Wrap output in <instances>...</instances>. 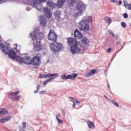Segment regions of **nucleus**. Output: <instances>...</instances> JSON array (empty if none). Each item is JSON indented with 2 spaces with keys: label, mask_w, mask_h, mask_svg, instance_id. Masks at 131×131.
Segmentation results:
<instances>
[{
  "label": "nucleus",
  "mask_w": 131,
  "mask_h": 131,
  "mask_svg": "<svg viewBox=\"0 0 131 131\" xmlns=\"http://www.w3.org/2000/svg\"><path fill=\"white\" fill-rule=\"evenodd\" d=\"M68 45L71 47L70 51L72 55L80 53V49L78 47V42L75 38H68Z\"/></svg>",
  "instance_id": "obj_2"
},
{
  "label": "nucleus",
  "mask_w": 131,
  "mask_h": 131,
  "mask_svg": "<svg viewBox=\"0 0 131 131\" xmlns=\"http://www.w3.org/2000/svg\"><path fill=\"white\" fill-rule=\"evenodd\" d=\"M69 99H70L71 102H72L73 103H75V100L76 99H75L73 97H69Z\"/></svg>",
  "instance_id": "obj_34"
},
{
  "label": "nucleus",
  "mask_w": 131,
  "mask_h": 131,
  "mask_svg": "<svg viewBox=\"0 0 131 131\" xmlns=\"http://www.w3.org/2000/svg\"><path fill=\"white\" fill-rule=\"evenodd\" d=\"M81 44L80 45V47L82 48H83V46L82 45H84V46H88V43L90 42V41L88 39L87 37H83L81 41Z\"/></svg>",
  "instance_id": "obj_16"
},
{
  "label": "nucleus",
  "mask_w": 131,
  "mask_h": 131,
  "mask_svg": "<svg viewBox=\"0 0 131 131\" xmlns=\"http://www.w3.org/2000/svg\"><path fill=\"white\" fill-rule=\"evenodd\" d=\"M0 2H1L0 3V5H1V4H3V3H5V1H4V0H0Z\"/></svg>",
  "instance_id": "obj_55"
},
{
  "label": "nucleus",
  "mask_w": 131,
  "mask_h": 131,
  "mask_svg": "<svg viewBox=\"0 0 131 131\" xmlns=\"http://www.w3.org/2000/svg\"><path fill=\"white\" fill-rule=\"evenodd\" d=\"M107 87H108V89L110 90V85L108 84V85H107Z\"/></svg>",
  "instance_id": "obj_63"
},
{
  "label": "nucleus",
  "mask_w": 131,
  "mask_h": 131,
  "mask_svg": "<svg viewBox=\"0 0 131 131\" xmlns=\"http://www.w3.org/2000/svg\"><path fill=\"white\" fill-rule=\"evenodd\" d=\"M9 97L12 101H19V100H20V97L14 94V92L9 93Z\"/></svg>",
  "instance_id": "obj_12"
},
{
  "label": "nucleus",
  "mask_w": 131,
  "mask_h": 131,
  "mask_svg": "<svg viewBox=\"0 0 131 131\" xmlns=\"http://www.w3.org/2000/svg\"><path fill=\"white\" fill-rule=\"evenodd\" d=\"M15 46H16V48H15V49H17V47H18V45L17 44H15Z\"/></svg>",
  "instance_id": "obj_62"
},
{
  "label": "nucleus",
  "mask_w": 131,
  "mask_h": 131,
  "mask_svg": "<svg viewBox=\"0 0 131 131\" xmlns=\"http://www.w3.org/2000/svg\"><path fill=\"white\" fill-rule=\"evenodd\" d=\"M116 39H118V35H117L116 36Z\"/></svg>",
  "instance_id": "obj_60"
},
{
  "label": "nucleus",
  "mask_w": 131,
  "mask_h": 131,
  "mask_svg": "<svg viewBox=\"0 0 131 131\" xmlns=\"http://www.w3.org/2000/svg\"><path fill=\"white\" fill-rule=\"evenodd\" d=\"M104 97L105 98V99H107V100H109V99L107 98V96H106V95H104Z\"/></svg>",
  "instance_id": "obj_59"
},
{
  "label": "nucleus",
  "mask_w": 131,
  "mask_h": 131,
  "mask_svg": "<svg viewBox=\"0 0 131 131\" xmlns=\"http://www.w3.org/2000/svg\"><path fill=\"white\" fill-rule=\"evenodd\" d=\"M74 34V37H75L76 39H80V38H82V34H81L77 29H75Z\"/></svg>",
  "instance_id": "obj_13"
},
{
  "label": "nucleus",
  "mask_w": 131,
  "mask_h": 131,
  "mask_svg": "<svg viewBox=\"0 0 131 131\" xmlns=\"http://www.w3.org/2000/svg\"><path fill=\"white\" fill-rule=\"evenodd\" d=\"M30 36L34 45H36L34 47V50L37 51V52L41 51L42 46L40 45V42H41V39H42V33H40L39 31L36 30L33 32L30 33Z\"/></svg>",
  "instance_id": "obj_1"
},
{
  "label": "nucleus",
  "mask_w": 131,
  "mask_h": 131,
  "mask_svg": "<svg viewBox=\"0 0 131 131\" xmlns=\"http://www.w3.org/2000/svg\"><path fill=\"white\" fill-rule=\"evenodd\" d=\"M111 51H112V49H111V48H110L107 49V53H110V52H111Z\"/></svg>",
  "instance_id": "obj_44"
},
{
  "label": "nucleus",
  "mask_w": 131,
  "mask_h": 131,
  "mask_svg": "<svg viewBox=\"0 0 131 131\" xmlns=\"http://www.w3.org/2000/svg\"><path fill=\"white\" fill-rule=\"evenodd\" d=\"M78 27L81 31H84L86 32L89 29L90 27L89 26V21L85 19L81 20L78 23Z\"/></svg>",
  "instance_id": "obj_4"
},
{
  "label": "nucleus",
  "mask_w": 131,
  "mask_h": 131,
  "mask_svg": "<svg viewBox=\"0 0 131 131\" xmlns=\"http://www.w3.org/2000/svg\"><path fill=\"white\" fill-rule=\"evenodd\" d=\"M9 58L13 59H16V56H17L16 52L13 50V49L10 50L8 54Z\"/></svg>",
  "instance_id": "obj_15"
},
{
  "label": "nucleus",
  "mask_w": 131,
  "mask_h": 131,
  "mask_svg": "<svg viewBox=\"0 0 131 131\" xmlns=\"http://www.w3.org/2000/svg\"><path fill=\"white\" fill-rule=\"evenodd\" d=\"M85 9H86V6L83 2H79L78 3H77L75 5V9L76 11H77V12L73 15V17L74 18H78V17L82 16L83 13L85 11Z\"/></svg>",
  "instance_id": "obj_3"
},
{
  "label": "nucleus",
  "mask_w": 131,
  "mask_h": 131,
  "mask_svg": "<svg viewBox=\"0 0 131 131\" xmlns=\"http://www.w3.org/2000/svg\"><path fill=\"white\" fill-rule=\"evenodd\" d=\"M112 104L113 105H115V106H116V107H119V105L118 104V103H117L116 101H113L112 102Z\"/></svg>",
  "instance_id": "obj_33"
},
{
  "label": "nucleus",
  "mask_w": 131,
  "mask_h": 131,
  "mask_svg": "<svg viewBox=\"0 0 131 131\" xmlns=\"http://www.w3.org/2000/svg\"><path fill=\"white\" fill-rule=\"evenodd\" d=\"M54 79H55V78H51V77H50L48 80V81L50 82V81H52V80H54Z\"/></svg>",
  "instance_id": "obj_43"
},
{
  "label": "nucleus",
  "mask_w": 131,
  "mask_h": 131,
  "mask_svg": "<svg viewBox=\"0 0 131 131\" xmlns=\"http://www.w3.org/2000/svg\"><path fill=\"white\" fill-rule=\"evenodd\" d=\"M42 78H46V74L42 75Z\"/></svg>",
  "instance_id": "obj_54"
},
{
  "label": "nucleus",
  "mask_w": 131,
  "mask_h": 131,
  "mask_svg": "<svg viewBox=\"0 0 131 131\" xmlns=\"http://www.w3.org/2000/svg\"><path fill=\"white\" fill-rule=\"evenodd\" d=\"M20 52V51L19 50H16V53H19Z\"/></svg>",
  "instance_id": "obj_64"
},
{
  "label": "nucleus",
  "mask_w": 131,
  "mask_h": 131,
  "mask_svg": "<svg viewBox=\"0 0 131 131\" xmlns=\"http://www.w3.org/2000/svg\"><path fill=\"white\" fill-rule=\"evenodd\" d=\"M59 76V74H46V78H51V77H57Z\"/></svg>",
  "instance_id": "obj_21"
},
{
  "label": "nucleus",
  "mask_w": 131,
  "mask_h": 131,
  "mask_svg": "<svg viewBox=\"0 0 131 131\" xmlns=\"http://www.w3.org/2000/svg\"><path fill=\"white\" fill-rule=\"evenodd\" d=\"M40 24L42 25V27H45L47 24V20L42 15L40 16Z\"/></svg>",
  "instance_id": "obj_17"
},
{
  "label": "nucleus",
  "mask_w": 131,
  "mask_h": 131,
  "mask_svg": "<svg viewBox=\"0 0 131 131\" xmlns=\"http://www.w3.org/2000/svg\"><path fill=\"white\" fill-rule=\"evenodd\" d=\"M26 11H31V8L30 7H27L26 8Z\"/></svg>",
  "instance_id": "obj_49"
},
{
  "label": "nucleus",
  "mask_w": 131,
  "mask_h": 131,
  "mask_svg": "<svg viewBox=\"0 0 131 131\" xmlns=\"http://www.w3.org/2000/svg\"><path fill=\"white\" fill-rule=\"evenodd\" d=\"M43 12H45V16L46 18L49 19L52 17V11L51 9L48 7L45 8L43 9Z\"/></svg>",
  "instance_id": "obj_9"
},
{
  "label": "nucleus",
  "mask_w": 131,
  "mask_h": 131,
  "mask_svg": "<svg viewBox=\"0 0 131 131\" xmlns=\"http://www.w3.org/2000/svg\"><path fill=\"white\" fill-rule=\"evenodd\" d=\"M33 8H35L36 10L39 11V12H42L45 8L41 5V4L38 3H36L35 5H34Z\"/></svg>",
  "instance_id": "obj_14"
},
{
  "label": "nucleus",
  "mask_w": 131,
  "mask_h": 131,
  "mask_svg": "<svg viewBox=\"0 0 131 131\" xmlns=\"http://www.w3.org/2000/svg\"><path fill=\"white\" fill-rule=\"evenodd\" d=\"M19 131H25V130L22 128L19 129Z\"/></svg>",
  "instance_id": "obj_57"
},
{
  "label": "nucleus",
  "mask_w": 131,
  "mask_h": 131,
  "mask_svg": "<svg viewBox=\"0 0 131 131\" xmlns=\"http://www.w3.org/2000/svg\"><path fill=\"white\" fill-rule=\"evenodd\" d=\"M74 107H75V103H73V108H74Z\"/></svg>",
  "instance_id": "obj_58"
},
{
  "label": "nucleus",
  "mask_w": 131,
  "mask_h": 131,
  "mask_svg": "<svg viewBox=\"0 0 131 131\" xmlns=\"http://www.w3.org/2000/svg\"><path fill=\"white\" fill-rule=\"evenodd\" d=\"M59 117H60V114L56 115V118L57 120L59 119Z\"/></svg>",
  "instance_id": "obj_48"
},
{
  "label": "nucleus",
  "mask_w": 131,
  "mask_h": 131,
  "mask_svg": "<svg viewBox=\"0 0 131 131\" xmlns=\"http://www.w3.org/2000/svg\"><path fill=\"white\" fill-rule=\"evenodd\" d=\"M123 3L124 4V6L125 7V8H127V1L126 0H124L123 1Z\"/></svg>",
  "instance_id": "obj_37"
},
{
  "label": "nucleus",
  "mask_w": 131,
  "mask_h": 131,
  "mask_svg": "<svg viewBox=\"0 0 131 131\" xmlns=\"http://www.w3.org/2000/svg\"><path fill=\"white\" fill-rule=\"evenodd\" d=\"M127 7H128V9L131 10V4H127Z\"/></svg>",
  "instance_id": "obj_41"
},
{
  "label": "nucleus",
  "mask_w": 131,
  "mask_h": 131,
  "mask_svg": "<svg viewBox=\"0 0 131 131\" xmlns=\"http://www.w3.org/2000/svg\"><path fill=\"white\" fill-rule=\"evenodd\" d=\"M57 120L58 123L61 124V123H62V122H63V121H62V120H61V119H58Z\"/></svg>",
  "instance_id": "obj_40"
},
{
  "label": "nucleus",
  "mask_w": 131,
  "mask_h": 131,
  "mask_svg": "<svg viewBox=\"0 0 131 131\" xmlns=\"http://www.w3.org/2000/svg\"><path fill=\"white\" fill-rule=\"evenodd\" d=\"M87 124L89 127V128H94L95 127V125L93 122H87Z\"/></svg>",
  "instance_id": "obj_27"
},
{
  "label": "nucleus",
  "mask_w": 131,
  "mask_h": 131,
  "mask_svg": "<svg viewBox=\"0 0 131 131\" xmlns=\"http://www.w3.org/2000/svg\"><path fill=\"white\" fill-rule=\"evenodd\" d=\"M49 81L48 79L44 81L43 82V85H47L48 84V83H49Z\"/></svg>",
  "instance_id": "obj_35"
},
{
  "label": "nucleus",
  "mask_w": 131,
  "mask_h": 131,
  "mask_svg": "<svg viewBox=\"0 0 131 131\" xmlns=\"http://www.w3.org/2000/svg\"><path fill=\"white\" fill-rule=\"evenodd\" d=\"M62 112L63 115V116H65V115H66V112H65V111H63V110H62Z\"/></svg>",
  "instance_id": "obj_51"
},
{
  "label": "nucleus",
  "mask_w": 131,
  "mask_h": 131,
  "mask_svg": "<svg viewBox=\"0 0 131 131\" xmlns=\"http://www.w3.org/2000/svg\"><path fill=\"white\" fill-rule=\"evenodd\" d=\"M77 3H78L77 2V0H71L70 2V5L72 7H73L74 6V5H76V4H77Z\"/></svg>",
  "instance_id": "obj_28"
},
{
  "label": "nucleus",
  "mask_w": 131,
  "mask_h": 131,
  "mask_svg": "<svg viewBox=\"0 0 131 131\" xmlns=\"http://www.w3.org/2000/svg\"><path fill=\"white\" fill-rule=\"evenodd\" d=\"M40 86V85L38 84L36 87L37 91H39V87Z\"/></svg>",
  "instance_id": "obj_45"
},
{
  "label": "nucleus",
  "mask_w": 131,
  "mask_h": 131,
  "mask_svg": "<svg viewBox=\"0 0 131 131\" xmlns=\"http://www.w3.org/2000/svg\"><path fill=\"white\" fill-rule=\"evenodd\" d=\"M0 47L2 49V51L5 55L9 54V46H5V45L2 43V40H0Z\"/></svg>",
  "instance_id": "obj_11"
},
{
  "label": "nucleus",
  "mask_w": 131,
  "mask_h": 131,
  "mask_svg": "<svg viewBox=\"0 0 131 131\" xmlns=\"http://www.w3.org/2000/svg\"><path fill=\"white\" fill-rule=\"evenodd\" d=\"M111 3H117V0H111Z\"/></svg>",
  "instance_id": "obj_50"
},
{
  "label": "nucleus",
  "mask_w": 131,
  "mask_h": 131,
  "mask_svg": "<svg viewBox=\"0 0 131 131\" xmlns=\"http://www.w3.org/2000/svg\"><path fill=\"white\" fill-rule=\"evenodd\" d=\"M58 37V35L56 33V32L53 30H50L49 33L48 35V38L49 40H52L54 41V42H56L57 41V38Z\"/></svg>",
  "instance_id": "obj_6"
},
{
  "label": "nucleus",
  "mask_w": 131,
  "mask_h": 131,
  "mask_svg": "<svg viewBox=\"0 0 131 131\" xmlns=\"http://www.w3.org/2000/svg\"><path fill=\"white\" fill-rule=\"evenodd\" d=\"M121 4H122V1H119V5L120 6V5H121Z\"/></svg>",
  "instance_id": "obj_52"
},
{
  "label": "nucleus",
  "mask_w": 131,
  "mask_h": 131,
  "mask_svg": "<svg viewBox=\"0 0 131 131\" xmlns=\"http://www.w3.org/2000/svg\"><path fill=\"white\" fill-rule=\"evenodd\" d=\"M16 61H17V62H18V63H19V64H20V65L22 64L23 61V57H21L19 56H16V58H15Z\"/></svg>",
  "instance_id": "obj_24"
},
{
  "label": "nucleus",
  "mask_w": 131,
  "mask_h": 131,
  "mask_svg": "<svg viewBox=\"0 0 131 131\" xmlns=\"http://www.w3.org/2000/svg\"><path fill=\"white\" fill-rule=\"evenodd\" d=\"M116 45H119V41H116Z\"/></svg>",
  "instance_id": "obj_61"
},
{
  "label": "nucleus",
  "mask_w": 131,
  "mask_h": 131,
  "mask_svg": "<svg viewBox=\"0 0 131 131\" xmlns=\"http://www.w3.org/2000/svg\"><path fill=\"white\" fill-rule=\"evenodd\" d=\"M45 93H46V91H40L39 92V95H43V94H45Z\"/></svg>",
  "instance_id": "obj_39"
},
{
  "label": "nucleus",
  "mask_w": 131,
  "mask_h": 131,
  "mask_svg": "<svg viewBox=\"0 0 131 131\" xmlns=\"http://www.w3.org/2000/svg\"><path fill=\"white\" fill-rule=\"evenodd\" d=\"M96 72L97 71L96 70L92 69L85 74V77H90L91 76H93V75H94L95 73H96Z\"/></svg>",
  "instance_id": "obj_18"
},
{
  "label": "nucleus",
  "mask_w": 131,
  "mask_h": 131,
  "mask_svg": "<svg viewBox=\"0 0 131 131\" xmlns=\"http://www.w3.org/2000/svg\"><path fill=\"white\" fill-rule=\"evenodd\" d=\"M39 78H42V75L40 74L38 76Z\"/></svg>",
  "instance_id": "obj_53"
},
{
  "label": "nucleus",
  "mask_w": 131,
  "mask_h": 131,
  "mask_svg": "<svg viewBox=\"0 0 131 131\" xmlns=\"http://www.w3.org/2000/svg\"><path fill=\"white\" fill-rule=\"evenodd\" d=\"M22 124H23V128H25V127H26V122H23L22 123Z\"/></svg>",
  "instance_id": "obj_38"
},
{
  "label": "nucleus",
  "mask_w": 131,
  "mask_h": 131,
  "mask_svg": "<svg viewBox=\"0 0 131 131\" xmlns=\"http://www.w3.org/2000/svg\"><path fill=\"white\" fill-rule=\"evenodd\" d=\"M88 24H89V23H92V22H93V18H92V16L88 17Z\"/></svg>",
  "instance_id": "obj_31"
},
{
  "label": "nucleus",
  "mask_w": 131,
  "mask_h": 131,
  "mask_svg": "<svg viewBox=\"0 0 131 131\" xmlns=\"http://www.w3.org/2000/svg\"><path fill=\"white\" fill-rule=\"evenodd\" d=\"M14 95H16L17 96V95H18V94H19V93H20V91H16L15 92H13Z\"/></svg>",
  "instance_id": "obj_42"
},
{
  "label": "nucleus",
  "mask_w": 131,
  "mask_h": 131,
  "mask_svg": "<svg viewBox=\"0 0 131 131\" xmlns=\"http://www.w3.org/2000/svg\"><path fill=\"white\" fill-rule=\"evenodd\" d=\"M54 16L55 17L56 19H60V17H61V11L57 10H56L54 13Z\"/></svg>",
  "instance_id": "obj_19"
},
{
  "label": "nucleus",
  "mask_w": 131,
  "mask_h": 131,
  "mask_svg": "<svg viewBox=\"0 0 131 131\" xmlns=\"http://www.w3.org/2000/svg\"><path fill=\"white\" fill-rule=\"evenodd\" d=\"M8 110L5 109V108H3L1 109V110L0 111V114H1L2 115H5L6 114H8Z\"/></svg>",
  "instance_id": "obj_25"
},
{
  "label": "nucleus",
  "mask_w": 131,
  "mask_h": 131,
  "mask_svg": "<svg viewBox=\"0 0 131 131\" xmlns=\"http://www.w3.org/2000/svg\"><path fill=\"white\" fill-rule=\"evenodd\" d=\"M121 25L123 28H125V27H126V24L123 21L121 23Z\"/></svg>",
  "instance_id": "obj_32"
},
{
  "label": "nucleus",
  "mask_w": 131,
  "mask_h": 131,
  "mask_svg": "<svg viewBox=\"0 0 131 131\" xmlns=\"http://www.w3.org/2000/svg\"><path fill=\"white\" fill-rule=\"evenodd\" d=\"M66 0H58V6L61 8Z\"/></svg>",
  "instance_id": "obj_26"
},
{
  "label": "nucleus",
  "mask_w": 131,
  "mask_h": 131,
  "mask_svg": "<svg viewBox=\"0 0 131 131\" xmlns=\"http://www.w3.org/2000/svg\"><path fill=\"white\" fill-rule=\"evenodd\" d=\"M32 58L29 56H24L23 57V62L27 65H31L32 64L31 61Z\"/></svg>",
  "instance_id": "obj_10"
},
{
  "label": "nucleus",
  "mask_w": 131,
  "mask_h": 131,
  "mask_svg": "<svg viewBox=\"0 0 131 131\" xmlns=\"http://www.w3.org/2000/svg\"><path fill=\"white\" fill-rule=\"evenodd\" d=\"M108 32L111 35H112L113 37H115V34L113 33V31L111 30H108Z\"/></svg>",
  "instance_id": "obj_29"
},
{
  "label": "nucleus",
  "mask_w": 131,
  "mask_h": 131,
  "mask_svg": "<svg viewBox=\"0 0 131 131\" xmlns=\"http://www.w3.org/2000/svg\"><path fill=\"white\" fill-rule=\"evenodd\" d=\"M105 22H106V23H111V19H110V17H107L105 18Z\"/></svg>",
  "instance_id": "obj_30"
},
{
  "label": "nucleus",
  "mask_w": 131,
  "mask_h": 131,
  "mask_svg": "<svg viewBox=\"0 0 131 131\" xmlns=\"http://www.w3.org/2000/svg\"><path fill=\"white\" fill-rule=\"evenodd\" d=\"M50 50L53 53H58V52L61 51L62 50V48H63V45L62 43H59L58 42H55V43L52 42L50 45Z\"/></svg>",
  "instance_id": "obj_5"
},
{
  "label": "nucleus",
  "mask_w": 131,
  "mask_h": 131,
  "mask_svg": "<svg viewBox=\"0 0 131 131\" xmlns=\"http://www.w3.org/2000/svg\"><path fill=\"white\" fill-rule=\"evenodd\" d=\"M39 3H45V2L47 1V0H38Z\"/></svg>",
  "instance_id": "obj_46"
},
{
  "label": "nucleus",
  "mask_w": 131,
  "mask_h": 131,
  "mask_svg": "<svg viewBox=\"0 0 131 131\" xmlns=\"http://www.w3.org/2000/svg\"><path fill=\"white\" fill-rule=\"evenodd\" d=\"M77 76H78V75L75 73H73L71 75L69 74L67 76H66V74H64L62 76H60L61 78L63 80L72 79V80L75 79Z\"/></svg>",
  "instance_id": "obj_7"
},
{
  "label": "nucleus",
  "mask_w": 131,
  "mask_h": 131,
  "mask_svg": "<svg viewBox=\"0 0 131 131\" xmlns=\"http://www.w3.org/2000/svg\"><path fill=\"white\" fill-rule=\"evenodd\" d=\"M34 94H37V93H38V90H35L34 92Z\"/></svg>",
  "instance_id": "obj_56"
},
{
  "label": "nucleus",
  "mask_w": 131,
  "mask_h": 131,
  "mask_svg": "<svg viewBox=\"0 0 131 131\" xmlns=\"http://www.w3.org/2000/svg\"><path fill=\"white\" fill-rule=\"evenodd\" d=\"M31 62L33 66H40V64H41V62L40 61V57L39 56H34L32 58Z\"/></svg>",
  "instance_id": "obj_8"
},
{
  "label": "nucleus",
  "mask_w": 131,
  "mask_h": 131,
  "mask_svg": "<svg viewBox=\"0 0 131 131\" xmlns=\"http://www.w3.org/2000/svg\"><path fill=\"white\" fill-rule=\"evenodd\" d=\"M123 16L125 19H127V18H128V15L126 13H124Z\"/></svg>",
  "instance_id": "obj_36"
},
{
  "label": "nucleus",
  "mask_w": 131,
  "mask_h": 131,
  "mask_svg": "<svg viewBox=\"0 0 131 131\" xmlns=\"http://www.w3.org/2000/svg\"><path fill=\"white\" fill-rule=\"evenodd\" d=\"M27 3L30 6L34 7L36 3H38V1L37 0H27Z\"/></svg>",
  "instance_id": "obj_20"
},
{
  "label": "nucleus",
  "mask_w": 131,
  "mask_h": 131,
  "mask_svg": "<svg viewBox=\"0 0 131 131\" xmlns=\"http://www.w3.org/2000/svg\"><path fill=\"white\" fill-rule=\"evenodd\" d=\"M47 6L52 9H53V8H56V6H57V5L54 3V2H52L51 1H47Z\"/></svg>",
  "instance_id": "obj_22"
},
{
  "label": "nucleus",
  "mask_w": 131,
  "mask_h": 131,
  "mask_svg": "<svg viewBox=\"0 0 131 131\" xmlns=\"http://www.w3.org/2000/svg\"><path fill=\"white\" fill-rule=\"evenodd\" d=\"M75 103H76L77 104V103L79 104H79H80V102L78 101V100H77V99L75 100Z\"/></svg>",
  "instance_id": "obj_47"
},
{
  "label": "nucleus",
  "mask_w": 131,
  "mask_h": 131,
  "mask_svg": "<svg viewBox=\"0 0 131 131\" xmlns=\"http://www.w3.org/2000/svg\"><path fill=\"white\" fill-rule=\"evenodd\" d=\"M12 117L11 116H8L6 118H3L0 119L1 123H4V122H7L10 120Z\"/></svg>",
  "instance_id": "obj_23"
}]
</instances>
